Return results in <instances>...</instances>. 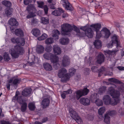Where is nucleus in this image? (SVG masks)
<instances>
[{
    "instance_id": "f257e3e1",
    "label": "nucleus",
    "mask_w": 124,
    "mask_h": 124,
    "mask_svg": "<svg viewBox=\"0 0 124 124\" xmlns=\"http://www.w3.org/2000/svg\"><path fill=\"white\" fill-rule=\"evenodd\" d=\"M116 87V85H114L112 87H110L109 88L108 93L114 99V100H112L110 97L108 95H104L102 100L105 104L107 105L110 104L114 106L119 102L120 100L119 97V92L118 91H115L114 89V88Z\"/></svg>"
},
{
    "instance_id": "f03ea898",
    "label": "nucleus",
    "mask_w": 124,
    "mask_h": 124,
    "mask_svg": "<svg viewBox=\"0 0 124 124\" xmlns=\"http://www.w3.org/2000/svg\"><path fill=\"white\" fill-rule=\"evenodd\" d=\"M90 26L96 32V38L97 39H99L101 36L107 38L110 35L109 31L106 28H103L101 31H100L99 30L101 27V25L100 23L93 24L91 25Z\"/></svg>"
},
{
    "instance_id": "7ed1b4c3",
    "label": "nucleus",
    "mask_w": 124,
    "mask_h": 124,
    "mask_svg": "<svg viewBox=\"0 0 124 124\" xmlns=\"http://www.w3.org/2000/svg\"><path fill=\"white\" fill-rule=\"evenodd\" d=\"M76 70L73 68H71L69 70V73H66L67 70L64 68H62L59 71L58 76L61 78V80L64 82L69 80L70 77L73 75L76 72Z\"/></svg>"
},
{
    "instance_id": "20e7f679",
    "label": "nucleus",
    "mask_w": 124,
    "mask_h": 124,
    "mask_svg": "<svg viewBox=\"0 0 124 124\" xmlns=\"http://www.w3.org/2000/svg\"><path fill=\"white\" fill-rule=\"evenodd\" d=\"M43 57L46 59L50 60L51 62L53 64V67L57 69L59 67L58 63L59 58L58 56L51 53H46L43 55Z\"/></svg>"
},
{
    "instance_id": "39448f33",
    "label": "nucleus",
    "mask_w": 124,
    "mask_h": 124,
    "mask_svg": "<svg viewBox=\"0 0 124 124\" xmlns=\"http://www.w3.org/2000/svg\"><path fill=\"white\" fill-rule=\"evenodd\" d=\"M24 49L22 46L16 45L14 48L10 49L9 52L13 58H18L20 55L23 54L24 53Z\"/></svg>"
},
{
    "instance_id": "423d86ee",
    "label": "nucleus",
    "mask_w": 124,
    "mask_h": 124,
    "mask_svg": "<svg viewBox=\"0 0 124 124\" xmlns=\"http://www.w3.org/2000/svg\"><path fill=\"white\" fill-rule=\"evenodd\" d=\"M18 93L19 92L17 91L15 95L13 97L12 100L14 101H16L19 103L22 104L21 110L22 111L24 112L26 109L27 104L25 102L24 100L23 99V97L22 96H18Z\"/></svg>"
},
{
    "instance_id": "0eeeda50",
    "label": "nucleus",
    "mask_w": 124,
    "mask_h": 124,
    "mask_svg": "<svg viewBox=\"0 0 124 124\" xmlns=\"http://www.w3.org/2000/svg\"><path fill=\"white\" fill-rule=\"evenodd\" d=\"M72 25L68 23H64L61 26V32L62 35H68L72 31Z\"/></svg>"
},
{
    "instance_id": "6e6552de",
    "label": "nucleus",
    "mask_w": 124,
    "mask_h": 124,
    "mask_svg": "<svg viewBox=\"0 0 124 124\" xmlns=\"http://www.w3.org/2000/svg\"><path fill=\"white\" fill-rule=\"evenodd\" d=\"M89 92V90L87 88H84L83 90H80L75 92L74 94L75 95L73 98H77L78 100L82 96L85 95L87 94Z\"/></svg>"
},
{
    "instance_id": "1a4fd4ad",
    "label": "nucleus",
    "mask_w": 124,
    "mask_h": 124,
    "mask_svg": "<svg viewBox=\"0 0 124 124\" xmlns=\"http://www.w3.org/2000/svg\"><path fill=\"white\" fill-rule=\"evenodd\" d=\"M69 111L71 117L74 119L78 124H82V121L81 119L73 109L70 108L69 109Z\"/></svg>"
},
{
    "instance_id": "9d476101",
    "label": "nucleus",
    "mask_w": 124,
    "mask_h": 124,
    "mask_svg": "<svg viewBox=\"0 0 124 124\" xmlns=\"http://www.w3.org/2000/svg\"><path fill=\"white\" fill-rule=\"evenodd\" d=\"M98 94L94 93L92 95L91 99V101L93 102H94L96 105L98 106H101L103 105V103L101 100L97 98L99 97Z\"/></svg>"
},
{
    "instance_id": "9b49d317",
    "label": "nucleus",
    "mask_w": 124,
    "mask_h": 124,
    "mask_svg": "<svg viewBox=\"0 0 124 124\" xmlns=\"http://www.w3.org/2000/svg\"><path fill=\"white\" fill-rule=\"evenodd\" d=\"M80 29L85 31V35L89 38H91L93 37L94 33L91 28H87L86 26L81 27Z\"/></svg>"
},
{
    "instance_id": "f8f14e48",
    "label": "nucleus",
    "mask_w": 124,
    "mask_h": 124,
    "mask_svg": "<svg viewBox=\"0 0 124 124\" xmlns=\"http://www.w3.org/2000/svg\"><path fill=\"white\" fill-rule=\"evenodd\" d=\"M11 41L13 43H16L22 46H24L25 44V39L23 38H13L11 39Z\"/></svg>"
},
{
    "instance_id": "ddd939ff",
    "label": "nucleus",
    "mask_w": 124,
    "mask_h": 124,
    "mask_svg": "<svg viewBox=\"0 0 124 124\" xmlns=\"http://www.w3.org/2000/svg\"><path fill=\"white\" fill-rule=\"evenodd\" d=\"M27 10L29 14L27 16V18H29L35 16L36 12V8H27Z\"/></svg>"
},
{
    "instance_id": "4468645a",
    "label": "nucleus",
    "mask_w": 124,
    "mask_h": 124,
    "mask_svg": "<svg viewBox=\"0 0 124 124\" xmlns=\"http://www.w3.org/2000/svg\"><path fill=\"white\" fill-rule=\"evenodd\" d=\"M10 29L12 32H15V34L17 36L20 37H23L24 36V33L22 30L20 29H15V28H13L12 27H10Z\"/></svg>"
},
{
    "instance_id": "2eb2a0df",
    "label": "nucleus",
    "mask_w": 124,
    "mask_h": 124,
    "mask_svg": "<svg viewBox=\"0 0 124 124\" xmlns=\"http://www.w3.org/2000/svg\"><path fill=\"white\" fill-rule=\"evenodd\" d=\"M119 37L116 34L114 35L111 37V41L112 43L116 44V47H121L119 40Z\"/></svg>"
},
{
    "instance_id": "dca6fc26",
    "label": "nucleus",
    "mask_w": 124,
    "mask_h": 124,
    "mask_svg": "<svg viewBox=\"0 0 124 124\" xmlns=\"http://www.w3.org/2000/svg\"><path fill=\"white\" fill-rule=\"evenodd\" d=\"M106 69L104 67H102L99 70L98 77H100L101 75L104 73L105 76L108 75L109 76H112L113 75V73L112 72H108L106 74H105Z\"/></svg>"
},
{
    "instance_id": "f3484780",
    "label": "nucleus",
    "mask_w": 124,
    "mask_h": 124,
    "mask_svg": "<svg viewBox=\"0 0 124 124\" xmlns=\"http://www.w3.org/2000/svg\"><path fill=\"white\" fill-rule=\"evenodd\" d=\"M62 61V65L63 67L67 66L70 64V59L68 56L65 55L63 57Z\"/></svg>"
},
{
    "instance_id": "a211bd4d",
    "label": "nucleus",
    "mask_w": 124,
    "mask_h": 124,
    "mask_svg": "<svg viewBox=\"0 0 124 124\" xmlns=\"http://www.w3.org/2000/svg\"><path fill=\"white\" fill-rule=\"evenodd\" d=\"M80 103L85 106H88L90 104V100L87 98H81L80 100Z\"/></svg>"
},
{
    "instance_id": "6ab92c4d",
    "label": "nucleus",
    "mask_w": 124,
    "mask_h": 124,
    "mask_svg": "<svg viewBox=\"0 0 124 124\" xmlns=\"http://www.w3.org/2000/svg\"><path fill=\"white\" fill-rule=\"evenodd\" d=\"M97 62L100 64L103 62L104 61V57L103 54L101 53H100L97 57Z\"/></svg>"
},
{
    "instance_id": "aec40b11",
    "label": "nucleus",
    "mask_w": 124,
    "mask_h": 124,
    "mask_svg": "<svg viewBox=\"0 0 124 124\" xmlns=\"http://www.w3.org/2000/svg\"><path fill=\"white\" fill-rule=\"evenodd\" d=\"M31 91L32 89L31 88H26L22 91V94L24 96H27L31 93Z\"/></svg>"
},
{
    "instance_id": "412c9836",
    "label": "nucleus",
    "mask_w": 124,
    "mask_h": 124,
    "mask_svg": "<svg viewBox=\"0 0 124 124\" xmlns=\"http://www.w3.org/2000/svg\"><path fill=\"white\" fill-rule=\"evenodd\" d=\"M12 11V8H6L5 10L4 15L5 16L10 17L11 16Z\"/></svg>"
},
{
    "instance_id": "4be33fe9",
    "label": "nucleus",
    "mask_w": 124,
    "mask_h": 124,
    "mask_svg": "<svg viewBox=\"0 0 124 124\" xmlns=\"http://www.w3.org/2000/svg\"><path fill=\"white\" fill-rule=\"evenodd\" d=\"M8 23L12 26H16L18 25V23L16 20L14 18H11L8 21Z\"/></svg>"
},
{
    "instance_id": "5701e85b",
    "label": "nucleus",
    "mask_w": 124,
    "mask_h": 124,
    "mask_svg": "<svg viewBox=\"0 0 124 124\" xmlns=\"http://www.w3.org/2000/svg\"><path fill=\"white\" fill-rule=\"evenodd\" d=\"M72 27L73 29L77 33H79V36L81 37H83L85 35V34L83 32H80V30L75 25H73V26Z\"/></svg>"
},
{
    "instance_id": "b1692460",
    "label": "nucleus",
    "mask_w": 124,
    "mask_h": 124,
    "mask_svg": "<svg viewBox=\"0 0 124 124\" xmlns=\"http://www.w3.org/2000/svg\"><path fill=\"white\" fill-rule=\"evenodd\" d=\"M58 10H55L52 13V14L55 16H60L61 13L64 12V10L62 8H58Z\"/></svg>"
},
{
    "instance_id": "393cba45",
    "label": "nucleus",
    "mask_w": 124,
    "mask_h": 124,
    "mask_svg": "<svg viewBox=\"0 0 124 124\" xmlns=\"http://www.w3.org/2000/svg\"><path fill=\"white\" fill-rule=\"evenodd\" d=\"M43 66L46 70L50 71L53 70L52 66L48 63L46 62L43 63Z\"/></svg>"
},
{
    "instance_id": "a878e982",
    "label": "nucleus",
    "mask_w": 124,
    "mask_h": 124,
    "mask_svg": "<svg viewBox=\"0 0 124 124\" xmlns=\"http://www.w3.org/2000/svg\"><path fill=\"white\" fill-rule=\"evenodd\" d=\"M53 51L55 54H59L61 53L60 48L57 45H55L54 46Z\"/></svg>"
},
{
    "instance_id": "bb28decb",
    "label": "nucleus",
    "mask_w": 124,
    "mask_h": 124,
    "mask_svg": "<svg viewBox=\"0 0 124 124\" xmlns=\"http://www.w3.org/2000/svg\"><path fill=\"white\" fill-rule=\"evenodd\" d=\"M50 102L49 99L48 98L44 99L41 102V105L43 108H46L48 106Z\"/></svg>"
},
{
    "instance_id": "cd10ccee",
    "label": "nucleus",
    "mask_w": 124,
    "mask_h": 124,
    "mask_svg": "<svg viewBox=\"0 0 124 124\" xmlns=\"http://www.w3.org/2000/svg\"><path fill=\"white\" fill-rule=\"evenodd\" d=\"M63 7L65 8H71L72 6L67 0H62Z\"/></svg>"
},
{
    "instance_id": "c85d7f7f",
    "label": "nucleus",
    "mask_w": 124,
    "mask_h": 124,
    "mask_svg": "<svg viewBox=\"0 0 124 124\" xmlns=\"http://www.w3.org/2000/svg\"><path fill=\"white\" fill-rule=\"evenodd\" d=\"M31 33L34 36L36 37L38 36L40 34V31L37 28L33 29L31 31Z\"/></svg>"
},
{
    "instance_id": "c756f323",
    "label": "nucleus",
    "mask_w": 124,
    "mask_h": 124,
    "mask_svg": "<svg viewBox=\"0 0 124 124\" xmlns=\"http://www.w3.org/2000/svg\"><path fill=\"white\" fill-rule=\"evenodd\" d=\"M36 50L37 53L41 54L43 52L44 48L42 46L39 45L37 46Z\"/></svg>"
},
{
    "instance_id": "7c9ffc66",
    "label": "nucleus",
    "mask_w": 124,
    "mask_h": 124,
    "mask_svg": "<svg viewBox=\"0 0 124 124\" xmlns=\"http://www.w3.org/2000/svg\"><path fill=\"white\" fill-rule=\"evenodd\" d=\"M117 51L116 50L110 51L109 50L104 51L105 54L106 55L107 57L110 58V56L113 54V53H115L117 52Z\"/></svg>"
},
{
    "instance_id": "2f4dec72",
    "label": "nucleus",
    "mask_w": 124,
    "mask_h": 124,
    "mask_svg": "<svg viewBox=\"0 0 124 124\" xmlns=\"http://www.w3.org/2000/svg\"><path fill=\"white\" fill-rule=\"evenodd\" d=\"M53 35V37H55V39L56 40L58 39L59 38L58 35L60 34V33L59 31L57 29L54 30L52 32Z\"/></svg>"
},
{
    "instance_id": "473e14b6",
    "label": "nucleus",
    "mask_w": 124,
    "mask_h": 124,
    "mask_svg": "<svg viewBox=\"0 0 124 124\" xmlns=\"http://www.w3.org/2000/svg\"><path fill=\"white\" fill-rule=\"evenodd\" d=\"M94 44L95 47L98 49L100 48L102 46L101 42L99 40H96L94 42Z\"/></svg>"
},
{
    "instance_id": "72a5a7b5",
    "label": "nucleus",
    "mask_w": 124,
    "mask_h": 124,
    "mask_svg": "<svg viewBox=\"0 0 124 124\" xmlns=\"http://www.w3.org/2000/svg\"><path fill=\"white\" fill-rule=\"evenodd\" d=\"M60 42L61 44L63 45L67 44L69 42L68 38H62L60 40Z\"/></svg>"
},
{
    "instance_id": "f704fd0d",
    "label": "nucleus",
    "mask_w": 124,
    "mask_h": 124,
    "mask_svg": "<svg viewBox=\"0 0 124 124\" xmlns=\"http://www.w3.org/2000/svg\"><path fill=\"white\" fill-rule=\"evenodd\" d=\"M105 111V108L104 107H102L100 108L98 110V113L100 115H101V118L102 119L103 118V117L102 116V114L104 113Z\"/></svg>"
},
{
    "instance_id": "c9c22d12",
    "label": "nucleus",
    "mask_w": 124,
    "mask_h": 124,
    "mask_svg": "<svg viewBox=\"0 0 124 124\" xmlns=\"http://www.w3.org/2000/svg\"><path fill=\"white\" fill-rule=\"evenodd\" d=\"M10 79L13 80L12 83L14 85H16L19 84L21 82L20 78H18L15 77L12 78Z\"/></svg>"
},
{
    "instance_id": "e433bc0d",
    "label": "nucleus",
    "mask_w": 124,
    "mask_h": 124,
    "mask_svg": "<svg viewBox=\"0 0 124 124\" xmlns=\"http://www.w3.org/2000/svg\"><path fill=\"white\" fill-rule=\"evenodd\" d=\"M41 22L44 24H46L49 23L48 18L47 17H42L40 18Z\"/></svg>"
},
{
    "instance_id": "4c0bfd02",
    "label": "nucleus",
    "mask_w": 124,
    "mask_h": 124,
    "mask_svg": "<svg viewBox=\"0 0 124 124\" xmlns=\"http://www.w3.org/2000/svg\"><path fill=\"white\" fill-rule=\"evenodd\" d=\"M109 81L110 82H113L115 84H120L121 82L120 81H119L118 79L113 78H109L108 79Z\"/></svg>"
},
{
    "instance_id": "58836bf2",
    "label": "nucleus",
    "mask_w": 124,
    "mask_h": 124,
    "mask_svg": "<svg viewBox=\"0 0 124 124\" xmlns=\"http://www.w3.org/2000/svg\"><path fill=\"white\" fill-rule=\"evenodd\" d=\"M2 4L6 7L10 8L11 6V3L9 1L4 0L2 2Z\"/></svg>"
},
{
    "instance_id": "ea45409f",
    "label": "nucleus",
    "mask_w": 124,
    "mask_h": 124,
    "mask_svg": "<svg viewBox=\"0 0 124 124\" xmlns=\"http://www.w3.org/2000/svg\"><path fill=\"white\" fill-rule=\"evenodd\" d=\"M104 121L107 124H109L110 123V117L107 114H106L105 116Z\"/></svg>"
},
{
    "instance_id": "a19ab883",
    "label": "nucleus",
    "mask_w": 124,
    "mask_h": 124,
    "mask_svg": "<svg viewBox=\"0 0 124 124\" xmlns=\"http://www.w3.org/2000/svg\"><path fill=\"white\" fill-rule=\"evenodd\" d=\"M106 89V87L102 86L99 89L98 93L100 94H102L105 92Z\"/></svg>"
},
{
    "instance_id": "79ce46f5",
    "label": "nucleus",
    "mask_w": 124,
    "mask_h": 124,
    "mask_svg": "<svg viewBox=\"0 0 124 124\" xmlns=\"http://www.w3.org/2000/svg\"><path fill=\"white\" fill-rule=\"evenodd\" d=\"M45 42L47 45L52 44L54 42L53 38H48L45 40Z\"/></svg>"
},
{
    "instance_id": "37998d69",
    "label": "nucleus",
    "mask_w": 124,
    "mask_h": 124,
    "mask_svg": "<svg viewBox=\"0 0 124 124\" xmlns=\"http://www.w3.org/2000/svg\"><path fill=\"white\" fill-rule=\"evenodd\" d=\"M34 57V62L32 61L31 62H29V64L30 66L33 65L35 63H38L39 62V59L37 57H35L34 55L33 56Z\"/></svg>"
},
{
    "instance_id": "c03bdc74",
    "label": "nucleus",
    "mask_w": 124,
    "mask_h": 124,
    "mask_svg": "<svg viewBox=\"0 0 124 124\" xmlns=\"http://www.w3.org/2000/svg\"><path fill=\"white\" fill-rule=\"evenodd\" d=\"M28 107L29 109L31 110H34L35 108L34 103L32 102L29 103Z\"/></svg>"
},
{
    "instance_id": "a18cd8bd",
    "label": "nucleus",
    "mask_w": 124,
    "mask_h": 124,
    "mask_svg": "<svg viewBox=\"0 0 124 124\" xmlns=\"http://www.w3.org/2000/svg\"><path fill=\"white\" fill-rule=\"evenodd\" d=\"M38 7L39 8H43L44 4V2L42 1H37Z\"/></svg>"
},
{
    "instance_id": "49530a36",
    "label": "nucleus",
    "mask_w": 124,
    "mask_h": 124,
    "mask_svg": "<svg viewBox=\"0 0 124 124\" xmlns=\"http://www.w3.org/2000/svg\"><path fill=\"white\" fill-rule=\"evenodd\" d=\"M48 37L46 33H44L40 37L38 38V39L39 40H43Z\"/></svg>"
},
{
    "instance_id": "de8ad7c7",
    "label": "nucleus",
    "mask_w": 124,
    "mask_h": 124,
    "mask_svg": "<svg viewBox=\"0 0 124 124\" xmlns=\"http://www.w3.org/2000/svg\"><path fill=\"white\" fill-rule=\"evenodd\" d=\"M3 57L4 60L6 61H8L10 59V57L9 56L8 54L6 52L4 53Z\"/></svg>"
},
{
    "instance_id": "09e8293b",
    "label": "nucleus",
    "mask_w": 124,
    "mask_h": 124,
    "mask_svg": "<svg viewBox=\"0 0 124 124\" xmlns=\"http://www.w3.org/2000/svg\"><path fill=\"white\" fill-rule=\"evenodd\" d=\"M12 79H10L9 80H8V83L6 85L7 88L8 90H10V87L11 85L10 84L12 83Z\"/></svg>"
},
{
    "instance_id": "8fccbe9b",
    "label": "nucleus",
    "mask_w": 124,
    "mask_h": 124,
    "mask_svg": "<svg viewBox=\"0 0 124 124\" xmlns=\"http://www.w3.org/2000/svg\"><path fill=\"white\" fill-rule=\"evenodd\" d=\"M52 50V47L51 45L47 46L45 48L46 51L48 52H51Z\"/></svg>"
},
{
    "instance_id": "3c124183",
    "label": "nucleus",
    "mask_w": 124,
    "mask_h": 124,
    "mask_svg": "<svg viewBox=\"0 0 124 124\" xmlns=\"http://www.w3.org/2000/svg\"><path fill=\"white\" fill-rule=\"evenodd\" d=\"M86 57H85V62H87L89 64V65H91V64L93 62L92 60V57H90L89 58V59L88 61H86Z\"/></svg>"
},
{
    "instance_id": "603ef678",
    "label": "nucleus",
    "mask_w": 124,
    "mask_h": 124,
    "mask_svg": "<svg viewBox=\"0 0 124 124\" xmlns=\"http://www.w3.org/2000/svg\"><path fill=\"white\" fill-rule=\"evenodd\" d=\"M116 113V111L114 110L109 111L108 113L107 114L109 115L113 116L115 115Z\"/></svg>"
},
{
    "instance_id": "864d4df0",
    "label": "nucleus",
    "mask_w": 124,
    "mask_h": 124,
    "mask_svg": "<svg viewBox=\"0 0 124 124\" xmlns=\"http://www.w3.org/2000/svg\"><path fill=\"white\" fill-rule=\"evenodd\" d=\"M91 69L92 71L93 72H96L98 70L97 67L95 66L92 67Z\"/></svg>"
},
{
    "instance_id": "5fc2aeb1",
    "label": "nucleus",
    "mask_w": 124,
    "mask_h": 124,
    "mask_svg": "<svg viewBox=\"0 0 124 124\" xmlns=\"http://www.w3.org/2000/svg\"><path fill=\"white\" fill-rule=\"evenodd\" d=\"M31 1V0H24V3L25 5H27Z\"/></svg>"
},
{
    "instance_id": "6e6d98bb",
    "label": "nucleus",
    "mask_w": 124,
    "mask_h": 124,
    "mask_svg": "<svg viewBox=\"0 0 124 124\" xmlns=\"http://www.w3.org/2000/svg\"><path fill=\"white\" fill-rule=\"evenodd\" d=\"M118 112L120 113L119 115L121 116L124 115V111H123L122 109H120L118 111Z\"/></svg>"
},
{
    "instance_id": "4d7b16f0",
    "label": "nucleus",
    "mask_w": 124,
    "mask_h": 124,
    "mask_svg": "<svg viewBox=\"0 0 124 124\" xmlns=\"http://www.w3.org/2000/svg\"><path fill=\"white\" fill-rule=\"evenodd\" d=\"M1 124H10L8 122L4 120H1L0 121Z\"/></svg>"
},
{
    "instance_id": "13d9d810",
    "label": "nucleus",
    "mask_w": 124,
    "mask_h": 124,
    "mask_svg": "<svg viewBox=\"0 0 124 124\" xmlns=\"http://www.w3.org/2000/svg\"><path fill=\"white\" fill-rule=\"evenodd\" d=\"M66 95L71 93L72 92V90L71 89H69L68 91H64Z\"/></svg>"
},
{
    "instance_id": "bf43d9fd",
    "label": "nucleus",
    "mask_w": 124,
    "mask_h": 124,
    "mask_svg": "<svg viewBox=\"0 0 124 124\" xmlns=\"http://www.w3.org/2000/svg\"><path fill=\"white\" fill-rule=\"evenodd\" d=\"M66 95L65 93L64 92V91L61 94V95L63 99H64L65 98V95Z\"/></svg>"
},
{
    "instance_id": "052dcab7",
    "label": "nucleus",
    "mask_w": 124,
    "mask_h": 124,
    "mask_svg": "<svg viewBox=\"0 0 124 124\" xmlns=\"http://www.w3.org/2000/svg\"><path fill=\"white\" fill-rule=\"evenodd\" d=\"M113 44L112 43H108L107 45V46L108 48H111L113 46Z\"/></svg>"
},
{
    "instance_id": "680f3d73",
    "label": "nucleus",
    "mask_w": 124,
    "mask_h": 124,
    "mask_svg": "<svg viewBox=\"0 0 124 124\" xmlns=\"http://www.w3.org/2000/svg\"><path fill=\"white\" fill-rule=\"evenodd\" d=\"M117 68L120 70H124V67L123 66H118L117 67Z\"/></svg>"
},
{
    "instance_id": "e2e57ef3",
    "label": "nucleus",
    "mask_w": 124,
    "mask_h": 124,
    "mask_svg": "<svg viewBox=\"0 0 124 124\" xmlns=\"http://www.w3.org/2000/svg\"><path fill=\"white\" fill-rule=\"evenodd\" d=\"M68 16V15L67 13H64L63 14L62 16L63 18H65Z\"/></svg>"
},
{
    "instance_id": "0e129e2a",
    "label": "nucleus",
    "mask_w": 124,
    "mask_h": 124,
    "mask_svg": "<svg viewBox=\"0 0 124 124\" xmlns=\"http://www.w3.org/2000/svg\"><path fill=\"white\" fill-rule=\"evenodd\" d=\"M47 120V117L45 118L42 119V123H43L46 122Z\"/></svg>"
},
{
    "instance_id": "69168bd1",
    "label": "nucleus",
    "mask_w": 124,
    "mask_h": 124,
    "mask_svg": "<svg viewBox=\"0 0 124 124\" xmlns=\"http://www.w3.org/2000/svg\"><path fill=\"white\" fill-rule=\"evenodd\" d=\"M45 13V14H47L48 10V8H44Z\"/></svg>"
},
{
    "instance_id": "338daca9",
    "label": "nucleus",
    "mask_w": 124,
    "mask_h": 124,
    "mask_svg": "<svg viewBox=\"0 0 124 124\" xmlns=\"http://www.w3.org/2000/svg\"><path fill=\"white\" fill-rule=\"evenodd\" d=\"M121 55L122 57L124 56V50L122 51L121 53Z\"/></svg>"
},
{
    "instance_id": "774afa93",
    "label": "nucleus",
    "mask_w": 124,
    "mask_h": 124,
    "mask_svg": "<svg viewBox=\"0 0 124 124\" xmlns=\"http://www.w3.org/2000/svg\"><path fill=\"white\" fill-rule=\"evenodd\" d=\"M41 123L38 121H36L35 123V124H41Z\"/></svg>"
}]
</instances>
